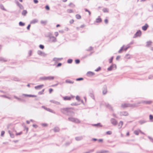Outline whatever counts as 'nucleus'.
<instances>
[{"label": "nucleus", "mask_w": 153, "mask_h": 153, "mask_svg": "<svg viewBox=\"0 0 153 153\" xmlns=\"http://www.w3.org/2000/svg\"><path fill=\"white\" fill-rule=\"evenodd\" d=\"M14 97L16 99H17L19 101L23 102H26V100L23 98H19L16 96H15Z\"/></svg>", "instance_id": "14"}, {"label": "nucleus", "mask_w": 153, "mask_h": 153, "mask_svg": "<svg viewBox=\"0 0 153 153\" xmlns=\"http://www.w3.org/2000/svg\"><path fill=\"white\" fill-rule=\"evenodd\" d=\"M114 58V56H112L109 59V63H112V62Z\"/></svg>", "instance_id": "55"}, {"label": "nucleus", "mask_w": 153, "mask_h": 153, "mask_svg": "<svg viewBox=\"0 0 153 153\" xmlns=\"http://www.w3.org/2000/svg\"><path fill=\"white\" fill-rule=\"evenodd\" d=\"M26 130V134H27V133L28 132V130H29V128L28 127H27L26 126H24V130Z\"/></svg>", "instance_id": "51"}, {"label": "nucleus", "mask_w": 153, "mask_h": 153, "mask_svg": "<svg viewBox=\"0 0 153 153\" xmlns=\"http://www.w3.org/2000/svg\"><path fill=\"white\" fill-rule=\"evenodd\" d=\"M114 67H115V69L116 68L117 66L116 65L112 63L111 65H110V66L107 68V70L108 71H111L114 68Z\"/></svg>", "instance_id": "9"}, {"label": "nucleus", "mask_w": 153, "mask_h": 153, "mask_svg": "<svg viewBox=\"0 0 153 153\" xmlns=\"http://www.w3.org/2000/svg\"><path fill=\"white\" fill-rule=\"evenodd\" d=\"M89 96L92 98L93 99H94V92L92 90H90L89 91Z\"/></svg>", "instance_id": "10"}, {"label": "nucleus", "mask_w": 153, "mask_h": 153, "mask_svg": "<svg viewBox=\"0 0 153 153\" xmlns=\"http://www.w3.org/2000/svg\"><path fill=\"white\" fill-rule=\"evenodd\" d=\"M8 133L10 134L11 137L12 138H14L15 137V135L12 131H11L10 130H9Z\"/></svg>", "instance_id": "21"}, {"label": "nucleus", "mask_w": 153, "mask_h": 153, "mask_svg": "<svg viewBox=\"0 0 153 153\" xmlns=\"http://www.w3.org/2000/svg\"><path fill=\"white\" fill-rule=\"evenodd\" d=\"M37 53L39 55L44 57L46 56L47 55V54L45 53L44 52H42L40 50L38 51Z\"/></svg>", "instance_id": "7"}, {"label": "nucleus", "mask_w": 153, "mask_h": 153, "mask_svg": "<svg viewBox=\"0 0 153 153\" xmlns=\"http://www.w3.org/2000/svg\"><path fill=\"white\" fill-rule=\"evenodd\" d=\"M101 67L99 66L97 69H95V71L96 72H98L100 71L101 70Z\"/></svg>", "instance_id": "57"}, {"label": "nucleus", "mask_w": 153, "mask_h": 153, "mask_svg": "<svg viewBox=\"0 0 153 153\" xmlns=\"http://www.w3.org/2000/svg\"><path fill=\"white\" fill-rule=\"evenodd\" d=\"M25 25V24L22 22H20L19 23V25L20 26H23Z\"/></svg>", "instance_id": "45"}, {"label": "nucleus", "mask_w": 153, "mask_h": 153, "mask_svg": "<svg viewBox=\"0 0 153 153\" xmlns=\"http://www.w3.org/2000/svg\"><path fill=\"white\" fill-rule=\"evenodd\" d=\"M16 3L17 4V5L20 8H22V7H23V6L18 1H17L16 2Z\"/></svg>", "instance_id": "31"}, {"label": "nucleus", "mask_w": 153, "mask_h": 153, "mask_svg": "<svg viewBox=\"0 0 153 153\" xmlns=\"http://www.w3.org/2000/svg\"><path fill=\"white\" fill-rule=\"evenodd\" d=\"M73 62V60L72 59H69L67 60V63L69 64H71Z\"/></svg>", "instance_id": "52"}, {"label": "nucleus", "mask_w": 153, "mask_h": 153, "mask_svg": "<svg viewBox=\"0 0 153 153\" xmlns=\"http://www.w3.org/2000/svg\"><path fill=\"white\" fill-rule=\"evenodd\" d=\"M123 124V121H120L118 125V126H119L118 128L119 129H120L122 128V127Z\"/></svg>", "instance_id": "27"}, {"label": "nucleus", "mask_w": 153, "mask_h": 153, "mask_svg": "<svg viewBox=\"0 0 153 153\" xmlns=\"http://www.w3.org/2000/svg\"><path fill=\"white\" fill-rule=\"evenodd\" d=\"M142 103L146 104H150L152 102L151 101H142Z\"/></svg>", "instance_id": "23"}, {"label": "nucleus", "mask_w": 153, "mask_h": 153, "mask_svg": "<svg viewBox=\"0 0 153 153\" xmlns=\"http://www.w3.org/2000/svg\"><path fill=\"white\" fill-rule=\"evenodd\" d=\"M105 105L106 107L108 109H111L112 111H114L112 107L109 104L107 103Z\"/></svg>", "instance_id": "18"}, {"label": "nucleus", "mask_w": 153, "mask_h": 153, "mask_svg": "<svg viewBox=\"0 0 153 153\" xmlns=\"http://www.w3.org/2000/svg\"><path fill=\"white\" fill-rule=\"evenodd\" d=\"M94 151V149H92L91 150H90L89 151L87 152H85L84 153H91L93 152Z\"/></svg>", "instance_id": "58"}, {"label": "nucleus", "mask_w": 153, "mask_h": 153, "mask_svg": "<svg viewBox=\"0 0 153 153\" xmlns=\"http://www.w3.org/2000/svg\"><path fill=\"white\" fill-rule=\"evenodd\" d=\"M102 21V19L100 18V16H99L96 20L95 22L97 23H100Z\"/></svg>", "instance_id": "19"}, {"label": "nucleus", "mask_w": 153, "mask_h": 153, "mask_svg": "<svg viewBox=\"0 0 153 153\" xmlns=\"http://www.w3.org/2000/svg\"><path fill=\"white\" fill-rule=\"evenodd\" d=\"M42 108H44L45 109V110H46V111H48L51 112H52V113L53 112V110L51 109L50 108H48L44 106H42Z\"/></svg>", "instance_id": "15"}, {"label": "nucleus", "mask_w": 153, "mask_h": 153, "mask_svg": "<svg viewBox=\"0 0 153 153\" xmlns=\"http://www.w3.org/2000/svg\"><path fill=\"white\" fill-rule=\"evenodd\" d=\"M146 121L143 120H140L139 121L138 123L142 125V124L146 123Z\"/></svg>", "instance_id": "37"}, {"label": "nucleus", "mask_w": 153, "mask_h": 153, "mask_svg": "<svg viewBox=\"0 0 153 153\" xmlns=\"http://www.w3.org/2000/svg\"><path fill=\"white\" fill-rule=\"evenodd\" d=\"M149 119L152 122H153V116L152 115L150 114L149 116Z\"/></svg>", "instance_id": "53"}, {"label": "nucleus", "mask_w": 153, "mask_h": 153, "mask_svg": "<svg viewBox=\"0 0 153 153\" xmlns=\"http://www.w3.org/2000/svg\"><path fill=\"white\" fill-rule=\"evenodd\" d=\"M102 11L104 13H108V9L107 8H104L102 9Z\"/></svg>", "instance_id": "40"}, {"label": "nucleus", "mask_w": 153, "mask_h": 153, "mask_svg": "<svg viewBox=\"0 0 153 153\" xmlns=\"http://www.w3.org/2000/svg\"><path fill=\"white\" fill-rule=\"evenodd\" d=\"M39 47L41 49H44V45H39Z\"/></svg>", "instance_id": "64"}, {"label": "nucleus", "mask_w": 153, "mask_h": 153, "mask_svg": "<svg viewBox=\"0 0 153 153\" xmlns=\"http://www.w3.org/2000/svg\"><path fill=\"white\" fill-rule=\"evenodd\" d=\"M75 62L76 64H78L80 63V61L79 59H76L75 60Z\"/></svg>", "instance_id": "56"}, {"label": "nucleus", "mask_w": 153, "mask_h": 153, "mask_svg": "<svg viewBox=\"0 0 153 153\" xmlns=\"http://www.w3.org/2000/svg\"><path fill=\"white\" fill-rule=\"evenodd\" d=\"M44 91L45 89H44L41 91L39 92L38 93V94L40 95L43 94Z\"/></svg>", "instance_id": "46"}, {"label": "nucleus", "mask_w": 153, "mask_h": 153, "mask_svg": "<svg viewBox=\"0 0 153 153\" xmlns=\"http://www.w3.org/2000/svg\"><path fill=\"white\" fill-rule=\"evenodd\" d=\"M136 106L135 104L122 103L121 107L123 108H125L128 107H135Z\"/></svg>", "instance_id": "4"}, {"label": "nucleus", "mask_w": 153, "mask_h": 153, "mask_svg": "<svg viewBox=\"0 0 153 153\" xmlns=\"http://www.w3.org/2000/svg\"><path fill=\"white\" fill-rule=\"evenodd\" d=\"M62 59V58H54L53 59V60L56 62L57 60H60Z\"/></svg>", "instance_id": "41"}, {"label": "nucleus", "mask_w": 153, "mask_h": 153, "mask_svg": "<svg viewBox=\"0 0 153 153\" xmlns=\"http://www.w3.org/2000/svg\"><path fill=\"white\" fill-rule=\"evenodd\" d=\"M139 130H135L134 132V134H136V135H138L139 134Z\"/></svg>", "instance_id": "49"}, {"label": "nucleus", "mask_w": 153, "mask_h": 153, "mask_svg": "<svg viewBox=\"0 0 153 153\" xmlns=\"http://www.w3.org/2000/svg\"><path fill=\"white\" fill-rule=\"evenodd\" d=\"M40 23L41 24H43L44 25H45L47 23V21H43V20H41L40 22Z\"/></svg>", "instance_id": "48"}, {"label": "nucleus", "mask_w": 153, "mask_h": 153, "mask_svg": "<svg viewBox=\"0 0 153 153\" xmlns=\"http://www.w3.org/2000/svg\"><path fill=\"white\" fill-rule=\"evenodd\" d=\"M94 52H91L89 54H87V55H84V56H83L82 57V59H84L85 58H86L88 56H91V55H92V54Z\"/></svg>", "instance_id": "33"}, {"label": "nucleus", "mask_w": 153, "mask_h": 153, "mask_svg": "<svg viewBox=\"0 0 153 153\" xmlns=\"http://www.w3.org/2000/svg\"><path fill=\"white\" fill-rule=\"evenodd\" d=\"M80 104H78L76 102H73L71 104V105L72 106L73 105H77Z\"/></svg>", "instance_id": "54"}, {"label": "nucleus", "mask_w": 153, "mask_h": 153, "mask_svg": "<svg viewBox=\"0 0 153 153\" xmlns=\"http://www.w3.org/2000/svg\"><path fill=\"white\" fill-rule=\"evenodd\" d=\"M141 35V32L140 30H139L137 31L134 34V38H136L138 36H140Z\"/></svg>", "instance_id": "8"}, {"label": "nucleus", "mask_w": 153, "mask_h": 153, "mask_svg": "<svg viewBox=\"0 0 153 153\" xmlns=\"http://www.w3.org/2000/svg\"><path fill=\"white\" fill-rule=\"evenodd\" d=\"M83 138L82 137H77L75 138V139L76 141H79L82 140Z\"/></svg>", "instance_id": "34"}, {"label": "nucleus", "mask_w": 153, "mask_h": 153, "mask_svg": "<svg viewBox=\"0 0 153 153\" xmlns=\"http://www.w3.org/2000/svg\"><path fill=\"white\" fill-rule=\"evenodd\" d=\"M25 97H36L37 96L35 95H32V94H23Z\"/></svg>", "instance_id": "20"}, {"label": "nucleus", "mask_w": 153, "mask_h": 153, "mask_svg": "<svg viewBox=\"0 0 153 153\" xmlns=\"http://www.w3.org/2000/svg\"><path fill=\"white\" fill-rule=\"evenodd\" d=\"M68 120L76 124L79 123H81V121L79 119L73 117H68Z\"/></svg>", "instance_id": "2"}, {"label": "nucleus", "mask_w": 153, "mask_h": 153, "mask_svg": "<svg viewBox=\"0 0 153 153\" xmlns=\"http://www.w3.org/2000/svg\"><path fill=\"white\" fill-rule=\"evenodd\" d=\"M107 92V87L106 85H105L103 87V88L102 90V94H103L105 95L106 94Z\"/></svg>", "instance_id": "12"}, {"label": "nucleus", "mask_w": 153, "mask_h": 153, "mask_svg": "<svg viewBox=\"0 0 153 153\" xmlns=\"http://www.w3.org/2000/svg\"><path fill=\"white\" fill-rule=\"evenodd\" d=\"M120 116H127L128 115V113L126 111H121L120 113Z\"/></svg>", "instance_id": "11"}, {"label": "nucleus", "mask_w": 153, "mask_h": 153, "mask_svg": "<svg viewBox=\"0 0 153 153\" xmlns=\"http://www.w3.org/2000/svg\"><path fill=\"white\" fill-rule=\"evenodd\" d=\"M54 78V77L53 76H44L40 77L39 79L41 81H45L46 80H53Z\"/></svg>", "instance_id": "3"}, {"label": "nucleus", "mask_w": 153, "mask_h": 153, "mask_svg": "<svg viewBox=\"0 0 153 153\" xmlns=\"http://www.w3.org/2000/svg\"><path fill=\"white\" fill-rule=\"evenodd\" d=\"M0 61L3 62H6L7 61V60L3 57H0Z\"/></svg>", "instance_id": "35"}, {"label": "nucleus", "mask_w": 153, "mask_h": 153, "mask_svg": "<svg viewBox=\"0 0 153 153\" xmlns=\"http://www.w3.org/2000/svg\"><path fill=\"white\" fill-rule=\"evenodd\" d=\"M93 125L94 126H96L97 127H102V125L100 123H98L97 124H93Z\"/></svg>", "instance_id": "36"}, {"label": "nucleus", "mask_w": 153, "mask_h": 153, "mask_svg": "<svg viewBox=\"0 0 153 153\" xmlns=\"http://www.w3.org/2000/svg\"><path fill=\"white\" fill-rule=\"evenodd\" d=\"M125 57L127 59H130L131 58V56L128 54H126Z\"/></svg>", "instance_id": "30"}, {"label": "nucleus", "mask_w": 153, "mask_h": 153, "mask_svg": "<svg viewBox=\"0 0 153 153\" xmlns=\"http://www.w3.org/2000/svg\"><path fill=\"white\" fill-rule=\"evenodd\" d=\"M44 86V85L43 84L40 85H38L35 87V88L36 89H40L42 87Z\"/></svg>", "instance_id": "24"}, {"label": "nucleus", "mask_w": 153, "mask_h": 153, "mask_svg": "<svg viewBox=\"0 0 153 153\" xmlns=\"http://www.w3.org/2000/svg\"><path fill=\"white\" fill-rule=\"evenodd\" d=\"M110 122L114 126L117 125L118 123L117 120L113 118H111L110 119Z\"/></svg>", "instance_id": "6"}, {"label": "nucleus", "mask_w": 153, "mask_h": 153, "mask_svg": "<svg viewBox=\"0 0 153 153\" xmlns=\"http://www.w3.org/2000/svg\"><path fill=\"white\" fill-rule=\"evenodd\" d=\"M124 46V45H123L122 47H121L120 49L118 51L119 53H121L122 52V51L123 50V48Z\"/></svg>", "instance_id": "43"}, {"label": "nucleus", "mask_w": 153, "mask_h": 153, "mask_svg": "<svg viewBox=\"0 0 153 153\" xmlns=\"http://www.w3.org/2000/svg\"><path fill=\"white\" fill-rule=\"evenodd\" d=\"M59 130L60 129L58 127H55L53 128V131L55 132H59Z\"/></svg>", "instance_id": "29"}, {"label": "nucleus", "mask_w": 153, "mask_h": 153, "mask_svg": "<svg viewBox=\"0 0 153 153\" xmlns=\"http://www.w3.org/2000/svg\"><path fill=\"white\" fill-rule=\"evenodd\" d=\"M50 102H51L57 105H59L60 104L59 102L55 101L54 100H51L50 101Z\"/></svg>", "instance_id": "32"}, {"label": "nucleus", "mask_w": 153, "mask_h": 153, "mask_svg": "<svg viewBox=\"0 0 153 153\" xmlns=\"http://www.w3.org/2000/svg\"><path fill=\"white\" fill-rule=\"evenodd\" d=\"M152 42L151 41H147L146 43V46L147 47L150 46L152 45Z\"/></svg>", "instance_id": "17"}, {"label": "nucleus", "mask_w": 153, "mask_h": 153, "mask_svg": "<svg viewBox=\"0 0 153 153\" xmlns=\"http://www.w3.org/2000/svg\"><path fill=\"white\" fill-rule=\"evenodd\" d=\"M76 99L77 100H78V101H80L81 100V99H80V97L78 95L76 97Z\"/></svg>", "instance_id": "59"}, {"label": "nucleus", "mask_w": 153, "mask_h": 153, "mask_svg": "<svg viewBox=\"0 0 153 153\" xmlns=\"http://www.w3.org/2000/svg\"><path fill=\"white\" fill-rule=\"evenodd\" d=\"M0 8L1 9H2L3 10H4L5 11H7L6 9L4 8L3 5L2 4H1L0 5Z\"/></svg>", "instance_id": "39"}, {"label": "nucleus", "mask_w": 153, "mask_h": 153, "mask_svg": "<svg viewBox=\"0 0 153 153\" xmlns=\"http://www.w3.org/2000/svg\"><path fill=\"white\" fill-rule=\"evenodd\" d=\"M51 33L49 34L48 37L49 38V41L51 42H55L57 41V39L56 37L54 36H52Z\"/></svg>", "instance_id": "5"}, {"label": "nucleus", "mask_w": 153, "mask_h": 153, "mask_svg": "<svg viewBox=\"0 0 153 153\" xmlns=\"http://www.w3.org/2000/svg\"><path fill=\"white\" fill-rule=\"evenodd\" d=\"M38 20L36 19H35L31 21L30 22V24H35L38 22Z\"/></svg>", "instance_id": "28"}, {"label": "nucleus", "mask_w": 153, "mask_h": 153, "mask_svg": "<svg viewBox=\"0 0 153 153\" xmlns=\"http://www.w3.org/2000/svg\"><path fill=\"white\" fill-rule=\"evenodd\" d=\"M106 134H107L111 135L112 134V131H108L106 132Z\"/></svg>", "instance_id": "63"}, {"label": "nucleus", "mask_w": 153, "mask_h": 153, "mask_svg": "<svg viewBox=\"0 0 153 153\" xmlns=\"http://www.w3.org/2000/svg\"><path fill=\"white\" fill-rule=\"evenodd\" d=\"M94 49V48L92 46H90L88 49L86 50V51H90Z\"/></svg>", "instance_id": "38"}, {"label": "nucleus", "mask_w": 153, "mask_h": 153, "mask_svg": "<svg viewBox=\"0 0 153 153\" xmlns=\"http://www.w3.org/2000/svg\"><path fill=\"white\" fill-rule=\"evenodd\" d=\"M63 99L65 100H71V97H68L67 96H66L63 97Z\"/></svg>", "instance_id": "22"}, {"label": "nucleus", "mask_w": 153, "mask_h": 153, "mask_svg": "<svg viewBox=\"0 0 153 153\" xmlns=\"http://www.w3.org/2000/svg\"><path fill=\"white\" fill-rule=\"evenodd\" d=\"M83 79H84L83 78H82V77H80V78H77L76 79V80L77 81H79L82 80Z\"/></svg>", "instance_id": "62"}, {"label": "nucleus", "mask_w": 153, "mask_h": 153, "mask_svg": "<svg viewBox=\"0 0 153 153\" xmlns=\"http://www.w3.org/2000/svg\"><path fill=\"white\" fill-rule=\"evenodd\" d=\"M65 82L66 83H68L70 84H73L74 83V81L70 80V79H67L66 80Z\"/></svg>", "instance_id": "25"}, {"label": "nucleus", "mask_w": 153, "mask_h": 153, "mask_svg": "<svg viewBox=\"0 0 153 153\" xmlns=\"http://www.w3.org/2000/svg\"><path fill=\"white\" fill-rule=\"evenodd\" d=\"M75 16H76V18L77 19H80L81 18V16L80 15L78 14H76V15Z\"/></svg>", "instance_id": "44"}, {"label": "nucleus", "mask_w": 153, "mask_h": 153, "mask_svg": "<svg viewBox=\"0 0 153 153\" xmlns=\"http://www.w3.org/2000/svg\"><path fill=\"white\" fill-rule=\"evenodd\" d=\"M86 75L87 76L90 77L94 75L95 73L93 72L90 71L87 72Z\"/></svg>", "instance_id": "13"}, {"label": "nucleus", "mask_w": 153, "mask_h": 153, "mask_svg": "<svg viewBox=\"0 0 153 153\" xmlns=\"http://www.w3.org/2000/svg\"><path fill=\"white\" fill-rule=\"evenodd\" d=\"M148 27L149 26L147 24H146L145 25L142 27V29L143 30L146 31L147 30Z\"/></svg>", "instance_id": "16"}, {"label": "nucleus", "mask_w": 153, "mask_h": 153, "mask_svg": "<svg viewBox=\"0 0 153 153\" xmlns=\"http://www.w3.org/2000/svg\"><path fill=\"white\" fill-rule=\"evenodd\" d=\"M13 80L16 81H20L19 79L16 77H14L13 78Z\"/></svg>", "instance_id": "50"}, {"label": "nucleus", "mask_w": 153, "mask_h": 153, "mask_svg": "<svg viewBox=\"0 0 153 153\" xmlns=\"http://www.w3.org/2000/svg\"><path fill=\"white\" fill-rule=\"evenodd\" d=\"M27 13V12L26 10H24L22 12V14L24 16H26V14Z\"/></svg>", "instance_id": "42"}, {"label": "nucleus", "mask_w": 153, "mask_h": 153, "mask_svg": "<svg viewBox=\"0 0 153 153\" xmlns=\"http://www.w3.org/2000/svg\"><path fill=\"white\" fill-rule=\"evenodd\" d=\"M67 12L68 13H71L73 12V10L71 9H68L67 10Z\"/></svg>", "instance_id": "61"}, {"label": "nucleus", "mask_w": 153, "mask_h": 153, "mask_svg": "<svg viewBox=\"0 0 153 153\" xmlns=\"http://www.w3.org/2000/svg\"><path fill=\"white\" fill-rule=\"evenodd\" d=\"M109 152L108 150H102L101 151H99L97 152V153H108Z\"/></svg>", "instance_id": "26"}, {"label": "nucleus", "mask_w": 153, "mask_h": 153, "mask_svg": "<svg viewBox=\"0 0 153 153\" xmlns=\"http://www.w3.org/2000/svg\"><path fill=\"white\" fill-rule=\"evenodd\" d=\"M74 108L72 107L64 108H61L60 111L63 114L66 116H72L75 115L74 112Z\"/></svg>", "instance_id": "1"}, {"label": "nucleus", "mask_w": 153, "mask_h": 153, "mask_svg": "<svg viewBox=\"0 0 153 153\" xmlns=\"http://www.w3.org/2000/svg\"><path fill=\"white\" fill-rule=\"evenodd\" d=\"M85 12H88L89 13V15L90 16L91 15V12L89 10H88L87 9L85 8Z\"/></svg>", "instance_id": "60"}, {"label": "nucleus", "mask_w": 153, "mask_h": 153, "mask_svg": "<svg viewBox=\"0 0 153 153\" xmlns=\"http://www.w3.org/2000/svg\"><path fill=\"white\" fill-rule=\"evenodd\" d=\"M68 6L71 7H75V5L72 3H70L68 5Z\"/></svg>", "instance_id": "47"}]
</instances>
